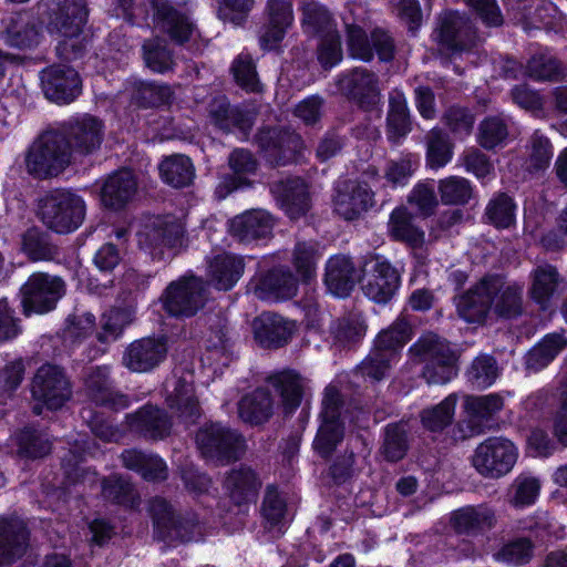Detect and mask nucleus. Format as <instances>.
Segmentation results:
<instances>
[{
	"label": "nucleus",
	"instance_id": "774afa93",
	"mask_svg": "<svg viewBox=\"0 0 567 567\" xmlns=\"http://www.w3.org/2000/svg\"><path fill=\"white\" fill-rule=\"evenodd\" d=\"M320 256L316 241H298L296 244L292 251V264L303 280H309L316 275Z\"/></svg>",
	"mask_w": 567,
	"mask_h": 567
},
{
	"label": "nucleus",
	"instance_id": "e2e57ef3",
	"mask_svg": "<svg viewBox=\"0 0 567 567\" xmlns=\"http://www.w3.org/2000/svg\"><path fill=\"white\" fill-rule=\"evenodd\" d=\"M526 74L536 81H560L566 72L556 58L535 54L527 62Z\"/></svg>",
	"mask_w": 567,
	"mask_h": 567
},
{
	"label": "nucleus",
	"instance_id": "412c9836",
	"mask_svg": "<svg viewBox=\"0 0 567 567\" xmlns=\"http://www.w3.org/2000/svg\"><path fill=\"white\" fill-rule=\"evenodd\" d=\"M151 3L154 20L161 31L178 44L190 39L195 24L185 12L177 9L169 0H152Z\"/></svg>",
	"mask_w": 567,
	"mask_h": 567
},
{
	"label": "nucleus",
	"instance_id": "0e129e2a",
	"mask_svg": "<svg viewBox=\"0 0 567 567\" xmlns=\"http://www.w3.org/2000/svg\"><path fill=\"white\" fill-rule=\"evenodd\" d=\"M132 320V312L128 309L113 308L109 310L101 318V330L96 333L97 340L101 343L115 341Z\"/></svg>",
	"mask_w": 567,
	"mask_h": 567
},
{
	"label": "nucleus",
	"instance_id": "680f3d73",
	"mask_svg": "<svg viewBox=\"0 0 567 567\" xmlns=\"http://www.w3.org/2000/svg\"><path fill=\"white\" fill-rule=\"evenodd\" d=\"M344 437V424L320 421L313 440V450L322 457L330 458Z\"/></svg>",
	"mask_w": 567,
	"mask_h": 567
},
{
	"label": "nucleus",
	"instance_id": "69168bd1",
	"mask_svg": "<svg viewBox=\"0 0 567 567\" xmlns=\"http://www.w3.org/2000/svg\"><path fill=\"white\" fill-rule=\"evenodd\" d=\"M540 489V483L537 478L518 475L511 484L507 492V502L516 507H525L535 503Z\"/></svg>",
	"mask_w": 567,
	"mask_h": 567
},
{
	"label": "nucleus",
	"instance_id": "cd10ccee",
	"mask_svg": "<svg viewBox=\"0 0 567 567\" xmlns=\"http://www.w3.org/2000/svg\"><path fill=\"white\" fill-rule=\"evenodd\" d=\"M298 279L288 268H274L256 281L254 293L261 300H284L296 296Z\"/></svg>",
	"mask_w": 567,
	"mask_h": 567
},
{
	"label": "nucleus",
	"instance_id": "4c0bfd02",
	"mask_svg": "<svg viewBox=\"0 0 567 567\" xmlns=\"http://www.w3.org/2000/svg\"><path fill=\"white\" fill-rule=\"evenodd\" d=\"M245 261L240 256L231 254H219L215 256L208 266L209 276L219 290H229L240 279L244 274Z\"/></svg>",
	"mask_w": 567,
	"mask_h": 567
},
{
	"label": "nucleus",
	"instance_id": "864d4df0",
	"mask_svg": "<svg viewBox=\"0 0 567 567\" xmlns=\"http://www.w3.org/2000/svg\"><path fill=\"white\" fill-rule=\"evenodd\" d=\"M18 455L20 457L37 460L44 457L51 451V441L44 432L24 427L16 435Z\"/></svg>",
	"mask_w": 567,
	"mask_h": 567
},
{
	"label": "nucleus",
	"instance_id": "5701e85b",
	"mask_svg": "<svg viewBox=\"0 0 567 567\" xmlns=\"http://www.w3.org/2000/svg\"><path fill=\"white\" fill-rule=\"evenodd\" d=\"M270 192L291 219L306 215L310 208L308 186L300 177L275 182Z\"/></svg>",
	"mask_w": 567,
	"mask_h": 567
},
{
	"label": "nucleus",
	"instance_id": "3c124183",
	"mask_svg": "<svg viewBox=\"0 0 567 567\" xmlns=\"http://www.w3.org/2000/svg\"><path fill=\"white\" fill-rule=\"evenodd\" d=\"M426 162L431 168L445 166L453 156V143L442 128L433 127L425 135Z\"/></svg>",
	"mask_w": 567,
	"mask_h": 567
},
{
	"label": "nucleus",
	"instance_id": "13d9d810",
	"mask_svg": "<svg viewBox=\"0 0 567 567\" xmlns=\"http://www.w3.org/2000/svg\"><path fill=\"white\" fill-rule=\"evenodd\" d=\"M412 359L421 364L433 362L440 357L442 360L454 353L449 343L434 333L422 336L410 349Z\"/></svg>",
	"mask_w": 567,
	"mask_h": 567
},
{
	"label": "nucleus",
	"instance_id": "dca6fc26",
	"mask_svg": "<svg viewBox=\"0 0 567 567\" xmlns=\"http://www.w3.org/2000/svg\"><path fill=\"white\" fill-rule=\"evenodd\" d=\"M40 79L45 97L54 103L69 104L81 94V79L71 66L51 65L41 72Z\"/></svg>",
	"mask_w": 567,
	"mask_h": 567
},
{
	"label": "nucleus",
	"instance_id": "37998d69",
	"mask_svg": "<svg viewBox=\"0 0 567 567\" xmlns=\"http://www.w3.org/2000/svg\"><path fill=\"white\" fill-rule=\"evenodd\" d=\"M87 14L86 0H59L51 23L58 32L82 31Z\"/></svg>",
	"mask_w": 567,
	"mask_h": 567
},
{
	"label": "nucleus",
	"instance_id": "c756f323",
	"mask_svg": "<svg viewBox=\"0 0 567 567\" xmlns=\"http://www.w3.org/2000/svg\"><path fill=\"white\" fill-rule=\"evenodd\" d=\"M209 122L225 133L238 128L245 135L252 127V120L249 114L238 106L229 103L226 96L214 97L207 105Z\"/></svg>",
	"mask_w": 567,
	"mask_h": 567
},
{
	"label": "nucleus",
	"instance_id": "052dcab7",
	"mask_svg": "<svg viewBox=\"0 0 567 567\" xmlns=\"http://www.w3.org/2000/svg\"><path fill=\"white\" fill-rule=\"evenodd\" d=\"M456 402V394H450L441 403L423 410L421 413L423 426L432 432L443 431L453 421Z\"/></svg>",
	"mask_w": 567,
	"mask_h": 567
},
{
	"label": "nucleus",
	"instance_id": "393cba45",
	"mask_svg": "<svg viewBox=\"0 0 567 567\" xmlns=\"http://www.w3.org/2000/svg\"><path fill=\"white\" fill-rule=\"evenodd\" d=\"M252 329L256 341L262 348L277 349L290 341L296 326L280 315L264 312L254 320Z\"/></svg>",
	"mask_w": 567,
	"mask_h": 567
},
{
	"label": "nucleus",
	"instance_id": "f8f14e48",
	"mask_svg": "<svg viewBox=\"0 0 567 567\" xmlns=\"http://www.w3.org/2000/svg\"><path fill=\"white\" fill-rule=\"evenodd\" d=\"M380 80L375 72L354 68L340 74L336 85L342 96L362 110L374 109L381 97Z\"/></svg>",
	"mask_w": 567,
	"mask_h": 567
},
{
	"label": "nucleus",
	"instance_id": "ddd939ff",
	"mask_svg": "<svg viewBox=\"0 0 567 567\" xmlns=\"http://www.w3.org/2000/svg\"><path fill=\"white\" fill-rule=\"evenodd\" d=\"M503 406V398L498 394L466 395L463 403L465 419L456 425V437L465 440L482 434Z\"/></svg>",
	"mask_w": 567,
	"mask_h": 567
},
{
	"label": "nucleus",
	"instance_id": "603ef678",
	"mask_svg": "<svg viewBox=\"0 0 567 567\" xmlns=\"http://www.w3.org/2000/svg\"><path fill=\"white\" fill-rule=\"evenodd\" d=\"M90 450L87 442L75 441L62 457L61 467L69 484L84 482L86 478L94 475V473L81 466L86 455L90 454Z\"/></svg>",
	"mask_w": 567,
	"mask_h": 567
},
{
	"label": "nucleus",
	"instance_id": "f257e3e1",
	"mask_svg": "<svg viewBox=\"0 0 567 567\" xmlns=\"http://www.w3.org/2000/svg\"><path fill=\"white\" fill-rule=\"evenodd\" d=\"M254 143L260 157L272 168L298 164L307 148L303 137L296 130L281 125L259 127Z\"/></svg>",
	"mask_w": 567,
	"mask_h": 567
},
{
	"label": "nucleus",
	"instance_id": "a211bd4d",
	"mask_svg": "<svg viewBox=\"0 0 567 567\" xmlns=\"http://www.w3.org/2000/svg\"><path fill=\"white\" fill-rule=\"evenodd\" d=\"M167 337H147L133 341L123 354V364L133 372H148L166 358Z\"/></svg>",
	"mask_w": 567,
	"mask_h": 567
},
{
	"label": "nucleus",
	"instance_id": "5fc2aeb1",
	"mask_svg": "<svg viewBox=\"0 0 567 567\" xmlns=\"http://www.w3.org/2000/svg\"><path fill=\"white\" fill-rule=\"evenodd\" d=\"M411 332V324L404 317H400L378 334L373 348L395 358L398 350L410 339Z\"/></svg>",
	"mask_w": 567,
	"mask_h": 567
},
{
	"label": "nucleus",
	"instance_id": "58836bf2",
	"mask_svg": "<svg viewBox=\"0 0 567 567\" xmlns=\"http://www.w3.org/2000/svg\"><path fill=\"white\" fill-rule=\"evenodd\" d=\"M124 467L135 471L146 481H164L168 476L165 462L156 454L138 450H126L121 455Z\"/></svg>",
	"mask_w": 567,
	"mask_h": 567
},
{
	"label": "nucleus",
	"instance_id": "ea45409f",
	"mask_svg": "<svg viewBox=\"0 0 567 567\" xmlns=\"http://www.w3.org/2000/svg\"><path fill=\"white\" fill-rule=\"evenodd\" d=\"M388 137L396 143L412 128L410 110L404 93L398 89L389 93V110L386 115Z\"/></svg>",
	"mask_w": 567,
	"mask_h": 567
},
{
	"label": "nucleus",
	"instance_id": "423d86ee",
	"mask_svg": "<svg viewBox=\"0 0 567 567\" xmlns=\"http://www.w3.org/2000/svg\"><path fill=\"white\" fill-rule=\"evenodd\" d=\"M196 443L202 455L218 465L235 462L245 452L243 435L220 423L200 427L196 434Z\"/></svg>",
	"mask_w": 567,
	"mask_h": 567
},
{
	"label": "nucleus",
	"instance_id": "72a5a7b5",
	"mask_svg": "<svg viewBox=\"0 0 567 567\" xmlns=\"http://www.w3.org/2000/svg\"><path fill=\"white\" fill-rule=\"evenodd\" d=\"M355 267L344 255L329 258L326 265L324 284L336 297L346 298L355 286Z\"/></svg>",
	"mask_w": 567,
	"mask_h": 567
},
{
	"label": "nucleus",
	"instance_id": "bf43d9fd",
	"mask_svg": "<svg viewBox=\"0 0 567 567\" xmlns=\"http://www.w3.org/2000/svg\"><path fill=\"white\" fill-rule=\"evenodd\" d=\"M409 450L408 433L405 426L392 423L384 429L383 443L380 453L385 461L395 463L401 461Z\"/></svg>",
	"mask_w": 567,
	"mask_h": 567
},
{
	"label": "nucleus",
	"instance_id": "a878e982",
	"mask_svg": "<svg viewBox=\"0 0 567 567\" xmlns=\"http://www.w3.org/2000/svg\"><path fill=\"white\" fill-rule=\"evenodd\" d=\"M275 218L264 209L247 210L229 223V233L241 243L268 238L272 234Z\"/></svg>",
	"mask_w": 567,
	"mask_h": 567
},
{
	"label": "nucleus",
	"instance_id": "b1692460",
	"mask_svg": "<svg viewBox=\"0 0 567 567\" xmlns=\"http://www.w3.org/2000/svg\"><path fill=\"white\" fill-rule=\"evenodd\" d=\"M529 278V298L540 310H549L553 306L554 297L561 291L564 277L555 266L543 264L532 270Z\"/></svg>",
	"mask_w": 567,
	"mask_h": 567
},
{
	"label": "nucleus",
	"instance_id": "e433bc0d",
	"mask_svg": "<svg viewBox=\"0 0 567 567\" xmlns=\"http://www.w3.org/2000/svg\"><path fill=\"white\" fill-rule=\"evenodd\" d=\"M492 310V300L487 291L486 276L473 288L462 295L457 301V312L470 323H482Z\"/></svg>",
	"mask_w": 567,
	"mask_h": 567
},
{
	"label": "nucleus",
	"instance_id": "8fccbe9b",
	"mask_svg": "<svg viewBox=\"0 0 567 567\" xmlns=\"http://www.w3.org/2000/svg\"><path fill=\"white\" fill-rule=\"evenodd\" d=\"M365 323L359 313H348L330 326V333L336 344L350 347L359 342L365 334Z\"/></svg>",
	"mask_w": 567,
	"mask_h": 567
},
{
	"label": "nucleus",
	"instance_id": "6ab92c4d",
	"mask_svg": "<svg viewBox=\"0 0 567 567\" xmlns=\"http://www.w3.org/2000/svg\"><path fill=\"white\" fill-rule=\"evenodd\" d=\"M42 23L31 12L21 11L2 20L0 37L6 44L18 49H31L39 44Z\"/></svg>",
	"mask_w": 567,
	"mask_h": 567
},
{
	"label": "nucleus",
	"instance_id": "4be33fe9",
	"mask_svg": "<svg viewBox=\"0 0 567 567\" xmlns=\"http://www.w3.org/2000/svg\"><path fill=\"white\" fill-rule=\"evenodd\" d=\"M29 529L18 516L0 517V565L20 559L29 546Z\"/></svg>",
	"mask_w": 567,
	"mask_h": 567
},
{
	"label": "nucleus",
	"instance_id": "a19ab883",
	"mask_svg": "<svg viewBox=\"0 0 567 567\" xmlns=\"http://www.w3.org/2000/svg\"><path fill=\"white\" fill-rule=\"evenodd\" d=\"M452 522L457 533L476 534L495 525V512L482 504L466 506L454 512Z\"/></svg>",
	"mask_w": 567,
	"mask_h": 567
},
{
	"label": "nucleus",
	"instance_id": "1a4fd4ad",
	"mask_svg": "<svg viewBox=\"0 0 567 567\" xmlns=\"http://www.w3.org/2000/svg\"><path fill=\"white\" fill-rule=\"evenodd\" d=\"M65 291L66 286L61 277L47 272L32 274L20 289L23 313L41 315L53 310Z\"/></svg>",
	"mask_w": 567,
	"mask_h": 567
},
{
	"label": "nucleus",
	"instance_id": "473e14b6",
	"mask_svg": "<svg viewBox=\"0 0 567 567\" xmlns=\"http://www.w3.org/2000/svg\"><path fill=\"white\" fill-rule=\"evenodd\" d=\"M137 181L130 169H120L110 175L101 190L102 203L112 209L124 207L136 194Z\"/></svg>",
	"mask_w": 567,
	"mask_h": 567
},
{
	"label": "nucleus",
	"instance_id": "39448f33",
	"mask_svg": "<svg viewBox=\"0 0 567 567\" xmlns=\"http://www.w3.org/2000/svg\"><path fill=\"white\" fill-rule=\"evenodd\" d=\"M150 513L154 525V537L167 544L186 543L200 534L195 515L176 514L173 506L162 497L150 502Z\"/></svg>",
	"mask_w": 567,
	"mask_h": 567
},
{
	"label": "nucleus",
	"instance_id": "bb28decb",
	"mask_svg": "<svg viewBox=\"0 0 567 567\" xmlns=\"http://www.w3.org/2000/svg\"><path fill=\"white\" fill-rule=\"evenodd\" d=\"M260 487L261 481L256 472L245 465L230 470L224 481L229 501L240 511L256 501Z\"/></svg>",
	"mask_w": 567,
	"mask_h": 567
},
{
	"label": "nucleus",
	"instance_id": "2eb2a0df",
	"mask_svg": "<svg viewBox=\"0 0 567 567\" xmlns=\"http://www.w3.org/2000/svg\"><path fill=\"white\" fill-rule=\"evenodd\" d=\"M83 390L85 395L96 405L120 411L128 406V398L115 390L106 365L90 367L84 370Z\"/></svg>",
	"mask_w": 567,
	"mask_h": 567
},
{
	"label": "nucleus",
	"instance_id": "0eeeda50",
	"mask_svg": "<svg viewBox=\"0 0 567 567\" xmlns=\"http://www.w3.org/2000/svg\"><path fill=\"white\" fill-rule=\"evenodd\" d=\"M31 393L35 401L49 410H59L71 400L73 384L63 367L44 363L32 378Z\"/></svg>",
	"mask_w": 567,
	"mask_h": 567
},
{
	"label": "nucleus",
	"instance_id": "79ce46f5",
	"mask_svg": "<svg viewBox=\"0 0 567 567\" xmlns=\"http://www.w3.org/2000/svg\"><path fill=\"white\" fill-rule=\"evenodd\" d=\"M21 249L32 261H51L59 256V247L51 235L39 227L28 228L22 234Z\"/></svg>",
	"mask_w": 567,
	"mask_h": 567
},
{
	"label": "nucleus",
	"instance_id": "aec40b11",
	"mask_svg": "<svg viewBox=\"0 0 567 567\" xmlns=\"http://www.w3.org/2000/svg\"><path fill=\"white\" fill-rule=\"evenodd\" d=\"M131 432L145 440L159 441L172 433L173 421L168 413L157 405L146 404L126 415Z\"/></svg>",
	"mask_w": 567,
	"mask_h": 567
},
{
	"label": "nucleus",
	"instance_id": "7c9ffc66",
	"mask_svg": "<svg viewBox=\"0 0 567 567\" xmlns=\"http://www.w3.org/2000/svg\"><path fill=\"white\" fill-rule=\"evenodd\" d=\"M281 399V405L286 415L295 412L301 404L307 380L295 370H284L267 378Z\"/></svg>",
	"mask_w": 567,
	"mask_h": 567
},
{
	"label": "nucleus",
	"instance_id": "f704fd0d",
	"mask_svg": "<svg viewBox=\"0 0 567 567\" xmlns=\"http://www.w3.org/2000/svg\"><path fill=\"white\" fill-rule=\"evenodd\" d=\"M274 399L265 389H256L244 395L237 403L239 419L251 426L267 423L274 415Z\"/></svg>",
	"mask_w": 567,
	"mask_h": 567
},
{
	"label": "nucleus",
	"instance_id": "f3484780",
	"mask_svg": "<svg viewBox=\"0 0 567 567\" xmlns=\"http://www.w3.org/2000/svg\"><path fill=\"white\" fill-rule=\"evenodd\" d=\"M487 291L492 300V311L499 318L514 319L523 313L524 299L522 284L506 281L502 276H486Z\"/></svg>",
	"mask_w": 567,
	"mask_h": 567
},
{
	"label": "nucleus",
	"instance_id": "c03bdc74",
	"mask_svg": "<svg viewBox=\"0 0 567 567\" xmlns=\"http://www.w3.org/2000/svg\"><path fill=\"white\" fill-rule=\"evenodd\" d=\"M158 169L162 179L174 188L189 186L195 177V168L190 158L182 154L165 157Z\"/></svg>",
	"mask_w": 567,
	"mask_h": 567
},
{
	"label": "nucleus",
	"instance_id": "f03ea898",
	"mask_svg": "<svg viewBox=\"0 0 567 567\" xmlns=\"http://www.w3.org/2000/svg\"><path fill=\"white\" fill-rule=\"evenodd\" d=\"M74 161L65 136L59 131H47L25 154L27 172L39 179L60 175Z\"/></svg>",
	"mask_w": 567,
	"mask_h": 567
},
{
	"label": "nucleus",
	"instance_id": "9d476101",
	"mask_svg": "<svg viewBox=\"0 0 567 567\" xmlns=\"http://www.w3.org/2000/svg\"><path fill=\"white\" fill-rule=\"evenodd\" d=\"M433 34L435 41L453 54L467 52L480 41L472 20L457 11L442 12Z\"/></svg>",
	"mask_w": 567,
	"mask_h": 567
},
{
	"label": "nucleus",
	"instance_id": "09e8293b",
	"mask_svg": "<svg viewBox=\"0 0 567 567\" xmlns=\"http://www.w3.org/2000/svg\"><path fill=\"white\" fill-rule=\"evenodd\" d=\"M173 97L174 91L168 84L141 80L132 83V100L141 107H157L169 104Z\"/></svg>",
	"mask_w": 567,
	"mask_h": 567
},
{
	"label": "nucleus",
	"instance_id": "2f4dec72",
	"mask_svg": "<svg viewBox=\"0 0 567 567\" xmlns=\"http://www.w3.org/2000/svg\"><path fill=\"white\" fill-rule=\"evenodd\" d=\"M400 276L386 260L377 261L367 284L362 287L364 295L378 303L388 302L399 288Z\"/></svg>",
	"mask_w": 567,
	"mask_h": 567
},
{
	"label": "nucleus",
	"instance_id": "20e7f679",
	"mask_svg": "<svg viewBox=\"0 0 567 567\" xmlns=\"http://www.w3.org/2000/svg\"><path fill=\"white\" fill-rule=\"evenodd\" d=\"M208 299V287L196 276H184L172 281L159 301L163 310L173 318H192L202 310Z\"/></svg>",
	"mask_w": 567,
	"mask_h": 567
},
{
	"label": "nucleus",
	"instance_id": "c9c22d12",
	"mask_svg": "<svg viewBox=\"0 0 567 567\" xmlns=\"http://www.w3.org/2000/svg\"><path fill=\"white\" fill-rule=\"evenodd\" d=\"M166 401L186 425L196 423L202 415L198 401L194 395L193 382L184 377L174 381L173 390Z\"/></svg>",
	"mask_w": 567,
	"mask_h": 567
},
{
	"label": "nucleus",
	"instance_id": "c85d7f7f",
	"mask_svg": "<svg viewBox=\"0 0 567 567\" xmlns=\"http://www.w3.org/2000/svg\"><path fill=\"white\" fill-rule=\"evenodd\" d=\"M333 203L338 215L353 220L373 205V193L367 184L349 182L338 189Z\"/></svg>",
	"mask_w": 567,
	"mask_h": 567
},
{
	"label": "nucleus",
	"instance_id": "4468645a",
	"mask_svg": "<svg viewBox=\"0 0 567 567\" xmlns=\"http://www.w3.org/2000/svg\"><path fill=\"white\" fill-rule=\"evenodd\" d=\"M59 131L65 136L74 159L95 153L104 138L103 122L89 114L63 123Z\"/></svg>",
	"mask_w": 567,
	"mask_h": 567
},
{
	"label": "nucleus",
	"instance_id": "9b49d317",
	"mask_svg": "<svg viewBox=\"0 0 567 567\" xmlns=\"http://www.w3.org/2000/svg\"><path fill=\"white\" fill-rule=\"evenodd\" d=\"M517 461V449L507 439L489 437L478 444L473 465L485 477L498 478L512 471Z\"/></svg>",
	"mask_w": 567,
	"mask_h": 567
},
{
	"label": "nucleus",
	"instance_id": "6e6552de",
	"mask_svg": "<svg viewBox=\"0 0 567 567\" xmlns=\"http://www.w3.org/2000/svg\"><path fill=\"white\" fill-rule=\"evenodd\" d=\"M185 241L184 226L174 218H156L140 235V243L158 261L174 258L185 246Z\"/></svg>",
	"mask_w": 567,
	"mask_h": 567
},
{
	"label": "nucleus",
	"instance_id": "4d7b16f0",
	"mask_svg": "<svg viewBox=\"0 0 567 567\" xmlns=\"http://www.w3.org/2000/svg\"><path fill=\"white\" fill-rule=\"evenodd\" d=\"M143 59L148 69L157 73H165L174 66V55L165 39L152 38L142 45Z\"/></svg>",
	"mask_w": 567,
	"mask_h": 567
},
{
	"label": "nucleus",
	"instance_id": "49530a36",
	"mask_svg": "<svg viewBox=\"0 0 567 567\" xmlns=\"http://www.w3.org/2000/svg\"><path fill=\"white\" fill-rule=\"evenodd\" d=\"M391 235L412 248H420L425 241V234L413 224V216L406 208L401 207L392 212L389 221Z\"/></svg>",
	"mask_w": 567,
	"mask_h": 567
},
{
	"label": "nucleus",
	"instance_id": "6e6d98bb",
	"mask_svg": "<svg viewBox=\"0 0 567 567\" xmlns=\"http://www.w3.org/2000/svg\"><path fill=\"white\" fill-rule=\"evenodd\" d=\"M303 25L308 33L319 38L337 33V25L328 9L317 2L303 6Z\"/></svg>",
	"mask_w": 567,
	"mask_h": 567
},
{
	"label": "nucleus",
	"instance_id": "de8ad7c7",
	"mask_svg": "<svg viewBox=\"0 0 567 567\" xmlns=\"http://www.w3.org/2000/svg\"><path fill=\"white\" fill-rule=\"evenodd\" d=\"M260 512L265 528L281 534L286 524L287 503L274 485L266 487Z\"/></svg>",
	"mask_w": 567,
	"mask_h": 567
},
{
	"label": "nucleus",
	"instance_id": "7ed1b4c3",
	"mask_svg": "<svg viewBox=\"0 0 567 567\" xmlns=\"http://www.w3.org/2000/svg\"><path fill=\"white\" fill-rule=\"evenodd\" d=\"M38 215L51 230L60 234L71 233L84 220L85 203L72 192L54 189L40 199Z\"/></svg>",
	"mask_w": 567,
	"mask_h": 567
},
{
	"label": "nucleus",
	"instance_id": "338daca9",
	"mask_svg": "<svg viewBox=\"0 0 567 567\" xmlns=\"http://www.w3.org/2000/svg\"><path fill=\"white\" fill-rule=\"evenodd\" d=\"M102 496L105 501L118 505H132L136 496L133 484L125 477L113 474L104 477L101 483Z\"/></svg>",
	"mask_w": 567,
	"mask_h": 567
},
{
	"label": "nucleus",
	"instance_id": "a18cd8bd",
	"mask_svg": "<svg viewBox=\"0 0 567 567\" xmlns=\"http://www.w3.org/2000/svg\"><path fill=\"white\" fill-rule=\"evenodd\" d=\"M567 347V338L560 333H550L532 348L525 357L527 370L539 371L547 367L559 351Z\"/></svg>",
	"mask_w": 567,
	"mask_h": 567
}]
</instances>
